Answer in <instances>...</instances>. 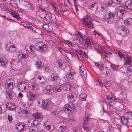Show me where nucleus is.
Listing matches in <instances>:
<instances>
[{
  "label": "nucleus",
  "instance_id": "obj_1",
  "mask_svg": "<svg viewBox=\"0 0 132 132\" xmlns=\"http://www.w3.org/2000/svg\"><path fill=\"white\" fill-rule=\"evenodd\" d=\"M118 55L120 57L124 59L125 63L127 64V69L126 67H123L121 68V70L125 69V71H122L123 73H125L126 72L127 75L130 76L132 75V59L131 57L127 55H123L120 51H118Z\"/></svg>",
  "mask_w": 132,
  "mask_h": 132
},
{
  "label": "nucleus",
  "instance_id": "obj_2",
  "mask_svg": "<svg viewBox=\"0 0 132 132\" xmlns=\"http://www.w3.org/2000/svg\"><path fill=\"white\" fill-rule=\"evenodd\" d=\"M115 13L110 12L106 14L105 18L106 22L108 24H111L114 21Z\"/></svg>",
  "mask_w": 132,
  "mask_h": 132
},
{
  "label": "nucleus",
  "instance_id": "obj_3",
  "mask_svg": "<svg viewBox=\"0 0 132 132\" xmlns=\"http://www.w3.org/2000/svg\"><path fill=\"white\" fill-rule=\"evenodd\" d=\"M35 48L37 50L40 52H44L47 50L48 47L46 44L42 42H39L35 44Z\"/></svg>",
  "mask_w": 132,
  "mask_h": 132
},
{
  "label": "nucleus",
  "instance_id": "obj_4",
  "mask_svg": "<svg viewBox=\"0 0 132 132\" xmlns=\"http://www.w3.org/2000/svg\"><path fill=\"white\" fill-rule=\"evenodd\" d=\"M91 119L87 115L84 121V124L83 126L84 129L87 131H89L91 129V127L92 126L91 125V122L90 121Z\"/></svg>",
  "mask_w": 132,
  "mask_h": 132
},
{
  "label": "nucleus",
  "instance_id": "obj_5",
  "mask_svg": "<svg viewBox=\"0 0 132 132\" xmlns=\"http://www.w3.org/2000/svg\"><path fill=\"white\" fill-rule=\"evenodd\" d=\"M84 36L82 34L79 32L77 35V37L74 39L75 43L78 45H81L82 43V41L84 39Z\"/></svg>",
  "mask_w": 132,
  "mask_h": 132
},
{
  "label": "nucleus",
  "instance_id": "obj_6",
  "mask_svg": "<svg viewBox=\"0 0 132 132\" xmlns=\"http://www.w3.org/2000/svg\"><path fill=\"white\" fill-rule=\"evenodd\" d=\"M37 104L38 106L42 107L44 109L47 108L49 105V104L47 102V101H44L43 100H39L38 101Z\"/></svg>",
  "mask_w": 132,
  "mask_h": 132
},
{
  "label": "nucleus",
  "instance_id": "obj_7",
  "mask_svg": "<svg viewBox=\"0 0 132 132\" xmlns=\"http://www.w3.org/2000/svg\"><path fill=\"white\" fill-rule=\"evenodd\" d=\"M82 22H83V23L85 25L88 26L89 28H93V25L91 22V19L90 18L87 17V16L85 17L83 19Z\"/></svg>",
  "mask_w": 132,
  "mask_h": 132
},
{
  "label": "nucleus",
  "instance_id": "obj_8",
  "mask_svg": "<svg viewBox=\"0 0 132 132\" xmlns=\"http://www.w3.org/2000/svg\"><path fill=\"white\" fill-rule=\"evenodd\" d=\"M45 12L46 16L43 18V20L44 22L46 23H52V14L50 13H47L46 11Z\"/></svg>",
  "mask_w": 132,
  "mask_h": 132
},
{
  "label": "nucleus",
  "instance_id": "obj_9",
  "mask_svg": "<svg viewBox=\"0 0 132 132\" xmlns=\"http://www.w3.org/2000/svg\"><path fill=\"white\" fill-rule=\"evenodd\" d=\"M14 85V80L12 79H10L7 80L6 83L5 84V86L6 88L10 89L13 88Z\"/></svg>",
  "mask_w": 132,
  "mask_h": 132
},
{
  "label": "nucleus",
  "instance_id": "obj_10",
  "mask_svg": "<svg viewBox=\"0 0 132 132\" xmlns=\"http://www.w3.org/2000/svg\"><path fill=\"white\" fill-rule=\"evenodd\" d=\"M106 99L108 100V103L112 106L114 104H115L117 102L116 100L111 95H108L106 96Z\"/></svg>",
  "mask_w": 132,
  "mask_h": 132
},
{
  "label": "nucleus",
  "instance_id": "obj_11",
  "mask_svg": "<svg viewBox=\"0 0 132 132\" xmlns=\"http://www.w3.org/2000/svg\"><path fill=\"white\" fill-rule=\"evenodd\" d=\"M124 9L127 12L132 10V2L130 1H127L125 3Z\"/></svg>",
  "mask_w": 132,
  "mask_h": 132
},
{
  "label": "nucleus",
  "instance_id": "obj_12",
  "mask_svg": "<svg viewBox=\"0 0 132 132\" xmlns=\"http://www.w3.org/2000/svg\"><path fill=\"white\" fill-rule=\"evenodd\" d=\"M124 7L122 6H119L116 9L117 14L119 17H122L123 15L124 11Z\"/></svg>",
  "mask_w": 132,
  "mask_h": 132
},
{
  "label": "nucleus",
  "instance_id": "obj_13",
  "mask_svg": "<svg viewBox=\"0 0 132 132\" xmlns=\"http://www.w3.org/2000/svg\"><path fill=\"white\" fill-rule=\"evenodd\" d=\"M75 74L74 72L70 71L64 77V79L67 80H71L72 79H73V77Z\"/></svg>",
  "mask_w": 132,
  "mask_h": 132
},
{
  "label": "nucleus",
  "instance_id": "obj_14",
  "mask_svg": "<svg viewBox=\"0 0 132 132\" xmlns=\"http://www.w3.org/2000/svg\"><path fill=\"white\" fill-rule=\"evenodd\" d=\"M75 108V105L74 104H72V105H70L69 104H66L65 105L64 110L66 111L67 110L68 111H73Z\"/></svg>",
  "mask_w": 132,
  "mask_h": 132
},
{
  "label": "nucleus",
  "instance_id": "obj_15",
  "mask_svg": "<svg viewBox=\"0 0 132 132\" xmlns=\"http://www.w3.org/2000/svg\"><path fill=\"white\" fill-rule=\"evenodd\" d=\"M26 85L24 82H19L17 85L18 88L20 91L23 92L26 89Z\"/></svg>",
  "mask_w": 132,
  "mask_h": 132
},
{
  "label": "nucleus",
  "instance_id": "obj_16",
  "mask_svg": "<svg viewBox=\"0 0 132 132\" xmlns=\"http://www.w3.org/2000/svg\"><path fill=\"white\" fill-rule=\"evenodd\" d=\"M51 80L52 81H56L59 78V76L57 73L54 72L51 76Z\"/></svg>",
  "mask_w": 132,
  "mask_h": 132
},
{
  "label": "nucleus",
  "instance_id": "obj_17",
  "mask_svg": "<svg viewBox=\"0 0 132 132\" xmlns=\"http://www.w3.org/2000/svg\"><path fill=\"white\" fill-rule=\"evenodd\" d=\"M53 87H54V86H51L50 85H47L45 89L46 92L49 94H52L53 92L54 89Z\"/></svg>",
  "mask_w": 132,
  "mask_h": 132
},
{
  "label": "nucleus",
  "instance_id": "obj_18",
  "mask_svg": "<svg viewBox=\"0 0 132 132\" xmlns=\"http://www.w3.org/2000/svg\"><path fill=\"white\" fill-rule=\"evenodd\" d=\"M129 32V30L127 28H125L123 31L121 32H118V34L121 35L122 36H126L128 34Z\"/></svg>",
  "mask_w": 132,
  "mask_h": 132
},
{
  "label": "nucleus",
  "instance_id": "obj_19",
  "mask_svg": "<svg viewBox=\"0 0 132 132\" xmlns=\"http://www.w3.org/2000/svg\"><path fill=\"white\" fill-rule=\"evenodd\" d=\"M76 95H73L71 94L69 95L68 96V101L71 102H73L76 99Z\"/></svg>",
  "mask_w": 132,
  "mask_h": 132
},
{
  "label": "nucleus",
  "instance_id": "obj_20",
  "mask_svg": "<svg viewBox=\"0 0 132 132\" xmlns=\"http://www.w3.org/2000/svg\"><path fill=\"white\" fill-rule=\"evenodd\" d=\"M24 125L22 123L19 122L18 123L16 126V128L18 129L20 131H22L24 129Z\"/></svg>",
  "mask_w": 132,
  "mask_h": 132
},
{
  "label": "nucleus",
  "instance_id": "obj_21",
  "mask_svg": "<svg viewBox=\"0 0 132 132\" xmlns=\"http://www.w3.org/2000/svg\"><path fill=\"white\" fill-rule=\"evenodd\" d=\"M127 115H125L124 116L120 117L121 121L122 123L123 124L127 126Z\"/></svg>",
  "mask_w": 132,
  "mask_h": 132
},
{
  "label": "nucleus",
  "instance_id": "obj_22",
  "mask_svg": "<svg viewBox=\"0 0 132 132\" xmlns=\"http://www.w3.org/2000/svg\"><path fill=\"white\" fill-rule=\"evenodd\" d=\"M66 127L65 126H60L59 125L56 124V128L58 131H64Z\"/></svg>",
  "mask_w": 132,
  "mask_h": 132
},
{
  "label": "nucleus",
  "instance_id": "obj_23",
  "mask_svg": "<svg viewBox=\"0 0 132 132\" xmlns=\"http://www.w3.org/2000/svg\"><path fill=\"white\" fill-rule=\"evenodd\" d=\"M84 38H84V40L85 41V44L87 45V47H91V43L90 41V40L89 39H88L86 37L85 35H84Z\"/></svg>",
  "mask_w": 132,
  "mask_h": 132
},
{
  "label": "nucleus",
  "instance_id": "obj_24",
  "mask_svg": "<svg viewBox=\"0 0 132 132\" xmlns=\"http://www.w3.org/2000/svg\"><path fill=\"white\" fill-rule=\"evenodd\" d=\"M6 94V97L10 100L12 99L13 98L12 92L10 90H6L5 91Z\"/></svg>",
  "mask_w": 132,
  "mask_h": 132
},
{
  "label": "nucleus",
  "instance_id": "obj_25",
  "mask_svg": "<svg viewBox=\"0 0 132 132\" xmlns=\"http://www.w3.org/2000/svg\"><path fill=\"white\" fill-rule=\"evenodd\" d=\"M32 116L36 119H40L42 118L43 117L42 114L38 112L32 114Z\"/></svg>",
  "mask_w": 132,
  "mask_h": 132
},
{
  "label": "nucleus",
  "instance_id": "obj_26",
  "mask_svg": "<svg viewBox=\"0 0 132 132\" xmlns=\"http://www.w3.org/2000/svg\"><path fill=\"white\" fill-rule=\"evenodd\" d=\"M31 89L34 90H37L39 89V86L36 84L34 83H32L31 85Z\"/></svg>",
  "mask_w": 132,
  "mask_h": 132
},
{
  "label": "nucleus",
  "instance_id": "obj_27",
  "mask_svg": "<svg viewBox=\"0 0 132 132\" xmlns=\"http://www.w3.org/2000/svg\"><path fill=\"white\" fill-rule=\"evenodd\" d=\"M53 87L54 88V89H53V92L54 91L55 92H60L63 89H64L65 90H66L67 89L66 88H64V87L61 86L60 87L58 86H56L55 87V86H54Z\"/></svg>",
  "mask_w": 132,
  "mask_h": 132
},
{
  "label": "nucleus",
  "instance_id": "obj_28",
  "mask_svg": "<svg viewBox=\"0 0 132 132\" xmlns=\"http://www.w3.org/2000/svg\"><path fill=\"white\" fill-rule=\"evenodd\" d=\"M84 67V65L81 66V67H80L79 69V71L80 72L81 75H87V72H86V70L85 69H84L83 68H82V69L81 68L82 67Z\"/></svg>",
  "mask_w": 132,
  "mask_h": 132
},
{
  "label": "nucleus",
  "instance_id": "obj_29",
  "mask_svg": "<svg viewBox=\"0 0 132 132\" xmlns=\"http://www.w3.org/2000/svg\"><path fill=\"white\" fill-rule=\"evenodd\" d=\"M26 6L27 7L31 10H34L35 9L34 5L30 3H27Z\"/></svg>",
  "mask_w": 132,
  "mask_h": 132
},
{
  "label": "nucleus",
  "instance_id": "obj_30",
  "mask_svg": "<svg viewBox=\"0 0 132 132\" xmlns=\"http://www.w3.org/2000/svg\"><path fill=\"white\" fill-rule=\"evenodd\" d=\"M61 8H62V11L64 12L68 10V7L67 4H64V5L62 4L61 5Z\"/></svg>",
  "mask_w": 132,
  "mask_h": 132
},
{
  "label": "nucleus",
  "instance_id": "obj_31",
  "mask_svg": "<svg viewBox=\"0 0 132 132\" xmlns=\"http://www.w3.org/2000/svg\"><path fill=\"white\" fill-rule=\"evenodd\" d=\"M11 14L13 17L16 18L18 20L20 19V18L19 16V15H18V14L16 12H11Z\"/></svg>",
  "mask_w": 132,
  "mask_h": 132
},
{
  "label": "nucleus",
  "instance_id": "obj_32",
  "mask_svg": "<svg viewBox=\"0 0 132 132\" xmlns=\"http://www.w3.org/2000/svg\"><path fill=\"white\" fill-rule=\"evenodd\" d=\"M116 3H114L112 1L109 0L106 4L108 6L113 7L116 6Z\"/></svg>",
  "mask_w": 132,
  "mask_h": 132
},
{
  "label": "nucleus",
  "instance_id": "obj_33",
  "mask_svg": "<svg viewBox=\"0 0 132 132\" xmlns=\"http://www.w3.org/2000/svg\"><path fill=\"white\" fill-rule=\"evenodd\" d=\"M10 4L12 6L14 7H17L18 4L16 1L14 0H10Z\"/></svg>",
  "mask_w": 132,
  "mask_h": 132
},
{
  "label": "nucleus",
  "instance_id": "obj_34",
  "mask_svg": "<svg viewBox=\"0 0 132 132\" xmlns=\"http://www.w3.org/2000/svg\"><path fill=\"white\" fill-rule=\"evenodd\" d=\"M59 111L56 110H52L51 112V113L53 117H57L58 116Z\"/></svg>",
  "mask_w": 132,
  "mask_h": 132
},
{
  "label": "nucleus",
  "instance_id": "obj_35",
  "mask_svg": "<svg viewBox=\"0 0 132 132\" xmlns=\"http://www.w3.org/2000/svg\"><path fill=\"white\" fill-rule=\"evenodd\" d=\"M87 96V94H82L80 95V98L82 101H85Z\"/></svg>",
  "mask_w": 132,
  "mask_h": 132
},
{
  "label": "nucleus",
  "instance_id": "obj_36",
  "mask_svg": "<svg viewBox=\"0 0 132 132\" xmlns=\"http://www.w3.org/2000/svg\"><path fill=\"white\" fill-rule=\"evenodd\" d=\"M44 127L47 130H49L50 129L51 126L48 122H47L44 124Z\"/></svg>",
  "mask_w": 132,
  "mask_h": 132
},
{
  "label": "nucleus",
  "instance_id": "obj_37",
  "mask_svg": "<svg viewBox=\"0 0 132 132\" xmlns=\"http://www.w3.org/2000/svg\"><path fill=\"white\" fill-rule=\"evenodd\" d=\"M27 26H26V27L31 29L32 30L35 31L36 29V28L33 26L31 24H26Z\"/></svg>",
  "mask_w": 132,
  "mask_h": 132
},
{
  "label": "nucleus",
  "instance_id": "obj_38",
  "mask_svg": "<svg viewBox=\"0 0 132 132\" xmlns=\"http://www.w3.org/2000/svg\"><path fill=\"white\" fill-rule=\"evenodd\" d=\"M43 63L40 61H38L35 63V64L38 68L40 67L43 65Z\"/></svg>",
  "mask_w": 132,
  "mask_h": 132
},
{
  "label": "nucleus",
  "instance_id": "obj_39",
  "mask_svg": "<svg viewBox=\"0 0 132 132\" xmlns=\"http://www.w3.org/2000/svg\"><path fill=\"white\" fill-rule=\"evenodd\" d=\"M125 28H127L125 26H120L117 29V32L118 34V32H121L123 31Z\"/></svg>",
  "mask_w": 132,
  "mask_h": 132
},
{
  "label": "nucleus",
  "instance_id": "obj_40",
  "mask_svg": "<svg viewBox=\"0 0 132 132\" xmlns=\"http://www.w3.org/2000/svg\"><path fill=\"white\" fill-rule=\"evenodd\" d=\"M65 84L64 88H67V89L69 88L71 89V87L72 86V85H71L70 83L69 82H66Z\"/></svg>",
  "mask_w": 132,
  "mask_h": 132
},
{
  "label": "nucleus",
  "instance_id": "obj_41",
  "mask_svg": "<svg viewBox=\"0 0 132 132\" xmlns=\"http://www.w3.org/2000/svg\"><path fill=\"white\" fill-rule=\"evenodd\" d=\"M16 50V48L15 46L13 45L10 48L8 51H9L11 52H13Z\"/></svg>",
  "mask_w": 132,
  "mask_h": 132
},
{
  "label": "nucleus",
  "instance_id": "obj_42",
  "mask_svg": "<svg viewBox=\"0 0 132 132\" xmlns=\"http://www.w3.org/2000/svg\"><path fill=\"white\" fill-rule=\"evenodd\" d=\"M125 115H127V119H130L132 118V112H128Z\"/></svg>",
  "mask_w": 132,
  "mask_h": 132
},
{
  "label": "nucleus",
  "instance_id": "obj_43",
  "mask_svg": "<svg viewBox=\"0 0 132 132\" xmlns=\"http://www.w3.org/2000/svg\"><path fill=\"white\" fill-rule=\"evenodd\" d=\"M125 22L127 25L132 24V19L130 18H128L126 20H125Z\"/></svg>",
  "mask_w": 132,
  "mask_h": 132
},
{
  "label": "nucleus",
  "instance_id": "obj_44",
  "mask_svg": "<svg viewBox=\"0 0 132 132\" xmlns=\"http://www.w3.org/2000/svg\"><path fill=\"white\" fill-rule=\"evenodd\" d=\"M60 67L62 69H65L66 67V65L65 63L63 62H61L60 63Z\"/></svg>",
  "mask_w": 132,
  "mask_h": 132
},
{
  "label": "nucleus",
  "instance_id": "obj_45",
  "mask_svg": "<svg viewBox=\"0 0 132 132\" xmlns=\"http://www.w3.org/2000/svg\"><path fill=\"white\" fill-rule=\"evenodd\" d=\"M94 63L95 65L97 66V67L100 68L101 70H102L103 69V65H100L98 62H95Z\"/></svg>",
  "mask_w": 132,
  "mask_h": 132
},
{
  "label": "nucleus",
  "instance_id": "obj_46",
  "mask_svg": "<svg viewBox=\"0 0 132 132\" xmlns=\"http://www.w3.org/2000/svg\"><path fill=\"white\" fill-rule=\"evenodd\" d=\"M43 28L46 30L48 31L49 32H51V31H48L49 30V26L47 24H45L43 25Z\"/></svg>",
  "mask_w": 132,
  "mask_h": 132
},
{
  "label": "nucleus",
  "instance_id": "obj_47",
  "mask_svg": "<svg viewBox=\"0 0 132 132\" xmlns=\"http://www.w3.org/2000/svg\"><path fill=\"white\" fill-rule=\"evenodd\" d=\"M13 45V44L10 42L7 43L6 45V48L7 50L8 51L10 49V48L11 47V46H12Z\"/></svg>",
  "mask_w": 132,
  "mask_h": 132
},
{
  "label": "nucleus",
  "instance_id": "obj_48",
  "mask_svg": "<svg viewBox=\"0 0 132 132\" xmlns=\"http://www.w3.org/2000/svg\"><path fill=\"white\" fill-rule=\"evenodd\" d=\"M33 121V119H31L28 121V125L29 127H32V122Z\"/></svg>",
  "mask_w": 132,
  "mask_h": 132
},
{
  "label": "nucleus",
  "instance_id": "obj_49",
  "mask_svg": "<svg viewBox=\"0 0 132 132\" xmlns=\"http://www.w3.org/2000/svg\"><path fill=\"white\" fill-rule=\"evenodd\" d=\"M38 8H39L40 10L43 11V12H44V11L46 12V10L45 9V8L44 6L42 7V6L39 5V6H38Z\"/></svg>",
  "mask_w": 132,
  "mask_h": 132
},
{
  "label": "nucleus",
  "instance_id": "obj_50",
  "mask_svg": "<svg viewBox=\"0 0 132 132\" xmlns=\"http://www.w3.org/2000/svg\"><path fill=\"white\" fill-rule=\"evenodd\" d=\"M5 62L3 60L0 59V66H3L5 65Z\"/></svg>",
  "mask_w": 132,
  "mask_h": 132
},
{
  "label": "nucleus",
  "instance_id": "obj_51",
  "mask_svg": "<svg viewBox=\"0 0 132 132\" xmlns=\"http://www.w3.org/2000/svg\"><path fill=\"white\" fill-rule=\"evenodd\" d=\"M9 103H7L6 104V108H8V110H13V109L12 108H11V107L10 106H9Z\"/></svg>",
  "mask_w": 132,
  "mask_h": 132
},
{
  "label": "nucleus",
  "instance_id": "obj_52",
  "mask_svg": "<svg viewBox=\"0 0 132 132\" xmlns=\"http://www.w3.org/2000/svg\"><path fill=\"white\" fill-rule=\"evenodd\" d=\"M124 108V106L122 104L120 105L119 106L118 108V109H117L118 110H122Z\"/></svg>",
  "mask_w": 132,
  "mask_h": 132
},
{
  "label": "nucleus",
  "instance_id": "obj_53",
  "mask_svg": "<svg viewBox=\"0 0 132 132\" xmlns=\"http://www.w3.org/2000/svg\"><path fill=\"white\" fill-rule=\"evenodd\" d=\"M28 97L29 101L32 102V103L35 100L34 98H32L29 95V96H28Z\"/></svg>",
  "mask_w": 132,
  "mask_h": 132
},
{
  "label": "nucleus",
  "instance_id": "obj_54",
  "mask_svg": "<svg viewBox=\"0 0 132 132\" xmlns=\"http://www.w3.org/2000/svg\"><path fill=\"white\" fill-rule=\"evenodd\" d=\"M61 62L59 61L56 62L55 63V66L56 67H60Z\"/></svg>",
  "mask_w": 132,
  "mask_h": 132
},
{
  "label": "nucleus",
  "instance_id": "obj_55",
  "mask_svg": "<svg viewBox=\"0 0 132 132\" xmlns=\"http://www.w3.org/2000/svg\"><path fill=\"white\" fill-rule=\"evenodd\" d=\"M101 70L102 71L101 72V73L103 74H108L107 71L106 70V69L104 70L103 68V69Z\"/></svg>",
  "mask_w": 132,
  "mask_h": 132
},
{
  "label": "nucleus",
  "instance_id": "obj_56",
  "mask_svg": "<svg viewBox=\"0 0 132 132\" xmlns=\"http://www.w3.org/2000/svg\"><path fill=\"white\" fill-rule=\"evenodd\" d=\"M22 59H24L27 58L28 57V55L27 54L23 53L22 54Z\"/></svg>",
  "mask_w": 132,
  "mask_h": 132
},
{
  "label": "nucleus",
  "instance_id": "obj_57",
  "mask_svg": "<svg viewBox=\"0 0 132 132\" xmlns=\"http://www.w3.org/2000/svg\"><path fill=\"white\" fill-rule=\"evenodd\" d=\"M121 104L120 103L118 102H117L115 104V107L117 110L118 109V108L119 106Z\"/></svg>",
  "mask_w": 132,
  "mask_h": 132
},
{
  "label": "nucleus",
  "instance_id": "obj_58",
  "mask_svg": "<svg viewBox=\"0 0 132 132\" xmlns=\"http://www.w3.org/2000/svg\"><path fill=\"white\" fill-rule=\"evenodd\" d=\"M65 82V81H61L60 83L61 86L64 87L65 85L64 84H65V83H66Z\"/></svg>",
  "mask_w": 132,
  "mask_h": 132
},
{
  "label": "nucleus",
  "instance_id": "obj_59",
  "mask_svg": "<svg viewBox=\"0 0 132 132\" xmlns=\"http://www.w3.org/2000/svg\"><path fill=\"white\" fill-rule=\"evenodd\" d=\"M111 67L112 69L115 71H117L118 70V68L116 66L111 65Z\"/></svg>",
  "mask_w": 132,
  "mask_h": 132
},
{
  "label": "nucleus",
  "instance_id": "obj_60",
  "mask_svg": "<svg viewBox=\"0 0 132 132\" xmlns=\"http://www.w3.org/2000/svg\"><path fill=\"white\" fill-rule=\"evenodd\" d=\"M35 94H35V93H30L29 96L31 97L32 98H35L36 97Z\"/></svg>",
  "mask_w": 132,
  "mask_h": 132
},
{
  "label": "nucleus",
  "instance_id": "obj_61",
  "mask_svg": "<svg viewBox=\"0 0 132 132\" xmlns=\"http://www.w3.org/2000/svg\"><path fill=\"white\" fill-rule=\"evenodd\" d=\"M100 74L101 75V77L102 78H104L106 77V76L107 75V74H103V73H100Z\"/></svg>",
  "mask_w": 132,
  "mask_h": 132
},
{
  "label": "nucleus",
  "instance_id": "obj_62",
  "mask_svg": "<svg viewBox=\"0 0 132 132\" xmlns=\"http://www.w3.org/2000/svg\"><path fill=\"white\" fill-rule=\"evenodd\" d=\"M16 61L15 60L12 59L10 62V63L12 64L11 67H12V65H14V64L15 63V62Z\"/></svg>",
  "mask_w": 132,
  "mask_h": 132
},
{
  "label": "nucleus",
  "instance_id": "obj_63",
  "mask_svg": "<svg viewBox=\"0 0 132 132\" xmlns=\"http://www.w3.org/2000/svg\"><path fill=\"white\" fill-rule=\"evenodd\" d=\"M81 53L82 54H83L84 56H85L86 57H88L87 55L85 52L82 51H81Z\"/></svg>",
  "mask_w": 132,
  "mask_h": 132
},
{
  "label": "nucleus",
  "instance_id": "obj_64",
  "mask_svg": "<svg viewBox=\"0 0 132 132\" xmlns=\"http://www.w3.org/2000/svg\"><path fill=\"white\" fill-rule=\"evenodd\" d=\"M44 69L45 70V71L46 72H48L49 70L48 67L47 66H46L45 68H44Z\"/></svg>",
  "mask_w": 132,
  "mask_h": 132
}]
</instances>
